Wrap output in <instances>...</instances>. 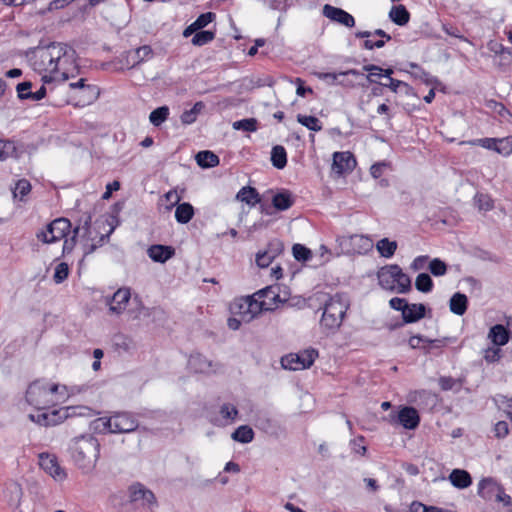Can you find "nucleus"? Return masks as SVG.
Returning <instances> with one entry per match:
<instances>
[{
    "instance_id": "nucleus-1",
    "label": "nucleus",
    "mask_w": 512,
    "mask_h": 512,
    "mask_svg": "<svg viewBox=\"0 0 512 512\" xmlns=\"http://www.w3.org/2000/svg\"><path fill=\"white\" fill-rule=\"evenodd\" d=\"M76 51L65 43L52 42L47 46L37 47L30 58L31 65L38 73L43 75L44 83L56 80V75H61V80L66 81L74 74L70 73V66L75 63Z\"/></svg>"
},
{
    "instance_id": "nucleus-2",
    "label": "nucleus",
    "mask_w": 512,
    "mask_h": 512,
    "mask_svg": "<svg viewBox=\"0 0 512 512\" xmlns=\"http://www.w3.org/2000/svg\"><path fill=\"white\" fill-rule=\"evenodd\" d=\"M349 308L348 299L342 294L330 296L325 301L320 319V328L326 334L336 333L342 325L346 312Z\"/></svg>"
},
{
    "instance_id": "nucleus-3",
    "label": "nucleus",
    "mask_w": 512,
    "mask_h": 512,
    "mask_svg": "<svg viewBox=\"0 0 512 512\" xmlns=\"http://www.w3.org/2000/svg\"><path fill=\"white\" fill-rule=\"evenodd\" d=\"M69 449L74 463L80 469L89 470L98 460L100 444L92 435H81L72 440Z\"/></svg>"
},
{
    "instance_id": "nucleus-4",
    "label": "nucleus",
    "mask_w": 512,
    "mask_h": 512,
    "mask_svg": "<svg viewBox=\"0 0 512 512\" xmlns=\"http://www.w3.org/2000/svg\"><path fill=\"white\" fill-rule=\"evenodd\" d=\"M379 286L391 293L406 294L412 289L410 277L397 264L383 266L377 272Z\"/></svg>"
},
{
    "instance_id": "nucleus-5",
    "label": "nucleus",
    "mask_w": 512,
    "mask_h": 512,
    "mask_svg": "<svg viewBox=\"0 0 512 512\" xmlns=\"http://www.w3.org/2000/svg\"><path fill=\"white\" fill-rule=\"evenodd\" d=\"M113 228L110 229L109 233L106 235H101L97 241L92 237L91 231V216L87 215L84 219H80L79 223L73 229V233L75 237H77L82 246L85 255L93 253L99 246H102L105 239L109 238L110 233H112Z\"/></svg>"
},
{
    "instance_id": "nucleus-6",
    "label": "nucleus",
    "mask_w": 512,
    "mask_h": 512,
    "mask_svg": "<svg viewBox=\"0 0 512 512\" xmlns=\"http://www.w3.org/2000/svg\"><path fill=\"white\" fill-rule=\"evenodd\" d=\"M110 433H130L138 428L137 419L128 412H116L110 417L99 418Z\"/></svg>"
},
{
    "instance_id": "nucleus-7",
    "label": "nucleus",
    "mask_w": 512,
    "mask_h": 512,
    "mask_svg": "<svg viewBox=\"0 0 512 512\" xmlns=\"http://www.w3.org/2000/svg\"><path fill=\"white\" fill-rule=\"evenodd\" d=\"M26 400L38 411L50 407L55 402L48 390V384L41 381H35L29 385L26 391Z\"/></svg>"
},
{
    "instance_id": "nucleus-8",
    "label": "nucleus",
    "mask_w": 512,
    "mask_h": 512,
    "mask_svg": "<svg viewBox=\"0 0 512 512\" xmlns=\"http://www.w3.org/2000/svg\"><path fill=\"white\" fill-rule=\"evenodd\" d=\"M318 356L315 349H306L299 353H290L281 358V365L284 369L297 371L311 367Z\"/></svg>"
},
{
    "instance_id": "nucleus-9",
    "label": "nucleus",
    "mask_w": 512,
    "mask_h": 512,
    "mask_svg": "<svg viewBox=\"0 0 512 512\" xmlns=\"http://www.w3.org/2000/svg\"><path fill=\"white\" fill-rule=\"evenodd\" d=\"M473 144L488 150H493L505 157L512 154V136L503 138H481L475 140Z\"/></svg>"
},
{
    "instance_id": "nucleus-10",
    "label": "nucleus",
    "mask_w": 512,
    "mask_h": 512,
    "mask_svg": "<svg viewBox=\"0 0 512 512\" xmlns=\"http://www.w3.org/2000/svg\"><path fill=\"white\" fill-rule=\"evenodd\" d=\"M40 467L48 473L56 481H64L67 477V473L60 466L58 459L55 455L49 453H41L39 455Z\"/></svg>"
},
{
    "instance_id": "nucleus-11",
    "label": "nucleus",
    "mask_w": 512,
    "mask_h": 512,
    "mask_svg": "<svg viewBox=\"0 0 512 512\" xmlns=\"http://www.w3.org/2000/svg\"><path fill=\"white\" fill-rule=\"evenodd\" d=\"M496 492V499L502 502L504 506L510 507L512 510V499L500 487H498L491 479H482L478 484V493L482 497H488L487 493Z\"/></svg>"
},
{
    "instance_id": "nucleus-12",
    "label": "nucleus",
    "mask_w": 512,
    "mask_h": 512,
    "mask_svg": "<svg viewBox=\"0 0 512 512\" xmlns=\"http://www.w3.org/2000/svg\"><path fill=\"white\" fill-rule=\"evenodd\" d=\"M322 14L324 17L330 19L333 22L339 23L346 27L352 28L355 26L354 17L346 12L345 10L334 7L330 4H325L322 9Z\"/></svg>"
},
{
    "instance_id": "nucleus-13",
    "label": "nucleus",
    "mask_w": 512,
    "mask_h": 512,
    "mask_svg": "<svg viewBox=\"0 0 512 512\" xmlns=\"http://www.w3.org/2000/svg\"><path fill=\"white\" fill-rule=\"evenodd\" d=\"M355 166L356 159L351 152H335L333 154L332 170L338 175L351 172Z\"/></svg>"
},
{
    "instance_id": "nucleus-14",
    "label": "nucleus",
    "mask_w": 512,
    "mask_h": 512,
    "mask_svg": "<svg viewBox=\"0 0 512 512\" xmlns=\"http://www.w3.org/2000/svg\"><path fill=\"white\" fill-rule=\"evenodd\" d=\"M130 501L140 503L142 506L151 508L156 504V498L153 492L146 489L142 484H133L129 488Z\"/></svg>"
},
{
    "instance_id": "nucleus-15",
    "label": "nucleus",
    "mask_w": 512,
    "mask_h": 512,
    "mask_svg": "<svg viewBox=\"0 0 512 512\" xmlns=\"http://www.w3.org/2000/svg\"><path fill=\"white\" fill-rule=\"evenodd\" d=\"M130 299V288H119L111 298H107V304L109 305L110 312L115 314H121L126 309Z\"/></svg>"
},
{
    "instance_id": "nucleus-16",
    "label": "nucleus",
    "mask_w": 512,
    "mask_h": 512,
    "mask_svg": "<svg viewBox=\"0 0 512 512\" xmlns=\"http://www.w3.org/2000/svg\"><path fill=\"white\" fill-rule=\"evenodd\" d=\"M345 243H348L350 249L357 254H366L372 250L374 244L373 240L367 235H350L345 238Z\"/></svg>"
},
{
    "instance_id": "nucleus-17",
    "label": "nucleus",
    "mask_w": 512,
    "mask_h": 512,
    "mask_svg": "<svg viewBox=\"0 0 512 512\" xmlns=\"http://www.w3.org/2000/svg\"><path fill=\"white\" fill-rule=\"evenodd\" d=\"M99 95V87L91 84L74 94L73 98L75 99L76 106L84 107L95 102L99 98Z\"/></svg>"
},
{
    "instance_id": "nucleus-18",
    "label": "nucleus",
    "mask_w": 512,
    "mask_h": 512,
    "mask_svg": "<svg viewBox=\"0 0 512 512\" xmlns=\"http://www.w3.org/2000/svg\"><path fill=\"white\" fill-rule=\"evenodd\" d=\"M398 422L406 429H415L418 427L420 417L417 410L413 407H404L398 413Z\"/></svg>"
},
{
    "instance_id": "nucleus-19",
    "label": "nucleus",
    "mask_w": 512,
    "mask_h": 512,
    "mask_svg": "<svg viewBox=\"0 0 512 512\" xmlns=\"http://www.w3.org/2000/svg\"><path fill=\"white\" fill-rule=\"evenodd\" d=\"M488 339L494 346H504L509 342L510 331L502 324H496L489 329Z\"/></svg>"
},
{
    "instance_id": "nucleus-20",
    "label": "nucleus",
    "mask_w": 512,
    "mask_h": 512,
    "mask_svg": "<svg viewBox=\"0 0 512 512\" xmlns=\"http://www.w3.org/2000/svg\"><path fill=\"white\" fill-rule=\"evenodd\" d=\"M40 410L37 414H29L28 418L41 426H55L61 422V416H59V411L54 410L52 412H41Z\"/></svg>"
},
{
    "instance_id": "nucleus-21",
    "label": "nucleus",
    "mask_w": 512,
    "mask_h": 512,
    "mask_svg": "<svg viewBox=\"0 0 512 512\" xmlns=\"http://www.w3.org/2000/svg\"><path fill=\"white\" fill-rule=\"evenodd\" d=\"M405 308L402 315L405 323H415L426 315V306L422 303L408 304Z\"/></svg>"
},
{
    "instance_id": "nucleus-22",
    "label": "nucleus",
    "mask_w": 512,
    "mask_h": 512,
    "mask_svg": "<svg viewBox=\"0 0 512 512\" xmlns=\"http://www.w3.org/2000/svg\"><path fill=\"white\" fill-rule=\"evenodd\" d=\"M148 256L155 262L164 263L175 254V250L171 246L152 245L148 249Z\"/></svg>"
},
{
    "instance_id": "nucleus-23",
    "label": "nucleus",
    "mask_w": 512,
    "mask_h": 512,
    "mask_svg": "<svg viewBox=\"0 0 512 512\" xmlns=\"http://www.w3.org/2000/svg\"><path fill=\"white\" fill-rule=\"evenodd\" d=\"M294 201L295 200L291 192L288 190H283L273 195L272 206L278 211H285L293 206Z\"/></svg>"
},
{
    "instance_id": "nucleus-24",
    "label": "nucleus",
    "mask_w": 512,
    "mask_h": 512,
    "mask_svg": "<svg viewBox=\"0 0 512 512\" xmlns=\"http://www.w3.org/2000/svg\"><path fill=\"white\" fill-rule=\"evenodd\" d=\"M238 201L244 202L249 206H255L261 202V196L256 188L251 186L242 187L236 194Z\"/></svg>"
},
{
    "instance_id": "nucleus-25",
    "label": "nucleus",
    "mask_w": 512,
    "mask_h": 512,
    "mask_svg": "<svg viewBox=\"0 0 512 512\" xmlns=\"http://www.w3.org/2000/svg\"><path fill=\"white\" fill-rule=\"evenodd\" d=\"M451 484L458 489H465L472 483V478L466 470L454 469L449 475Z\"/></svg>"
},
{
    "instance_id": "nucleus-26",
    "label": "nucleus",
    "mask_w": 512,
    "mask_h": 512,
    "mask_svg": "<svg viewBox=\"0 0 512 512\" xmlns=\"http://www.w3.org/2000/svg\"><path fill=\"white\" fill-rule=\"evenodd\" d=\"M468 298L465 294L456 292L449 301L450 311L458 316H462L467 311Z\"/></svg>"
},
{
    "instance_id": "nucleus-27",
    "label": "nucleus",
    "mask_w": 512,
    "mask_h": 512,
    "mask_svg": "<svg viewBox=\"0 0 512 512\" xmlns=\"http://www.w3.org/2000/svg\"><path fill=\"white\" fill-rule=\"evenodd\" d=\"M71 229V222L67 218H57L50 222V230L54 232L57 241L65 238Z\"/></svg>"
},
{
    "instance_id": "nucleus-28",
    "label": "nucleus",
    "mask_w": 512,
    "mask_h": 512,
    "mask_svg": "<svg viewBox=\"0 0 512 512\" xmlns=\"http://www.w3.org/2000/svg\"><path fill=\"white\" fill-rule=\"evenodd\" d=\"M390 20L399 26L406 25L410 20V13L404 5L392 6L389 12Z\"/></svg>"
},
{
    "instance_id": "nucleus-29",
    "label": "nucleus",
    "mask_w": 512,
    "mask_h": 512,
    "mask_svg": "<svg viewBox=\"0 0 512 512\" xmlns=\"http://www.w3.org/2000/svg\"><path fill=\"white\" fill-rule=\"evenodd\" d=\"M256 295L249 296L251 298V305H249V315L246 317V323L253 320L257 315H259L264 310H271V303L266 302L265 300H260L259 298H255Z\"/></svg>"
},
{
    "instance_id": "nucleus-30",
    "label": "nucleus",
    "mask_w": 512,
    "mask_h": 512,
    "mask_svg": "<svg viewBox=\"0 0 512 512\" xmlns=\"http://www.w3.org/2000/svg\"><path fill=\"white\" fill-rule=\"evenodd\" d=\"M23 496V490L21 486L17 483H12L6 488V497L8 504L13 509H18L21 503V498Z\"/></svg>"
},
{
    "instance_id": "nucleus-31",
    "label": "nucleus",
    "mask_w": 512,
    "mask_h": 512,
    "mask_svg": "<svg viewBox=\"0 0 512 512\" xmlns=\"http://www.w3.org/2000/svg\"><path fill=\"white\" fill-rule=\"evenodd\" d=\"M249 305H251V298L248 296L242 297L231 304V311L233 314L239 315L246 322V317L249 315Z\"/></svg>"
},
{
    "instance_id": "nucleus-32",
    "label": "nucleus",
    "mask_w": 512,
    "mask_h": 512,
    "mask_svg": "<svg viewBox=\"0 0 512 512\" xmlns=\"http://www.w3.org/2000/svg\"><path fill=\"white\" fill-rule=\"evenodd\" d=\"M194 216V208L188 203H180L177 205L175 210V218L178 223L186 224L188 223Z\"/></svg>"
},
{
    "instance_id": "nucleus-33",
    "label": "nucleus",
    "mask_w": 512,
    "mask_h": 512,
    "mask_svg": "<svg viewBox=\"0 0 512 512\" xmlns=\"http://www.w3.org/2000/svg\"><path fill=\"white\" fill-rule=\"evenodd\" d=\"M195 158L197 164L202 168H212L219 164V157L208 150L198 152Z\"/></svg>"
},
{
    "instance_id": "nucleus-34",
    "label": "nucleus",
    "mask_w": 512,
    "mask_h": 512,
    "mask_svg": "<svg viewBox=\"0 0 512 512\" xmlns=\"http://www.w3.org/2000/svg\"><path fill=\"white\" fill-rule=\"evenodd\" d=\"M397 246L396 241L383 238L377 242L376 249L382 257L391 258L395 254Z\"/></svg>"
},
{
    "instance_id": "nucleus-35",
    "label": "nucleus",
    "mask_w": 512,
    "mask_h": 512,
    "mask_svg": "<svg viewBox=\"0 0 512 512\" xmlns=\"http://www.w3.org/2000/svg\"><path fill=\"white\" fill-rule=\"evenodd\" d=\"M231 437L240 443H250L254 439V431L248 425H241L232 433Z\"/></svg>"
},
{
    "instance_id": "nucleus-36",
    "label": "nucleus",
    "mask_w": 512,
    "mask_h": 512,
    "mask_svg": "<svg viewBox=\"0 0 512 512\" xmlns=\"http://www.w3.org/2000/svg\"><path fill=\"white\" fill-rule=\"evenodd\" d=\"M271 161L275 168L283 169L287 164V153L283 146L276 145L271 151Z\"/></svg>"
},
{
    "instance_id": "nucleus-37",
    "label": "nucleus",
    "mask_w": 512,
    "mask_h": 512,
    "mask_svg": "<svg viewBox=\"0 0 512 512\" xmlns=\"http://www.w3.org/2000/svg\"><path fill=\"white\" fill-rule=\"evenodd\" d=\"M17 157V147L11 140L0 139V161Z\"/></svg>"
},
{
    "instance_id": "nucleus-38",
    "label": "nucleus",
    "mask_w": 512,
    "mask_h": 512,
    "mask_svg": "<svg viewBox=\"0 0 512 512\" xmlns=\"http://www.w3.org/2000/svg\"><path fill=\"white\" fill-rule=\"evenodd\" d=\"M204 108L203 102L199 101L194 104L190 110H186L181 114V122L183 124H192L196 121L198 114Z\"/></svg>"
},
{
    "instance_id": "nucleus-39",
    "label": "nucleus",
    "mask_w": 512,
    "mask_h": 512,
    "mask_svg": "<svg viewBox=\"0 0 512 512\" xmlns=\"http://www.w3.org/2000/svg\"><path fill=\"white\" fill-rule=\"evenodd\" d=\"M278 290H279V288L276 286H269L262 290H259L255 295L260 300H265L266 302H267V300L272 301L273 303L282 302V300L280 299Z\"/></svg>"
},
{
    "instance_id": "nucleus-40",
    "label": "nucleus",
    "mask_w": 512,
    "mask_h": 512,
    "mask_svg": "<svg viewBox=\"0 0 512 512\" xmlns=\"http://www.w3.org/2000/svg\"><path fill=\"white\" fill-rule=\"evenodd\" d=\"M297 121L311 131L318 132L322 130V124L315 116L298 114Z\"/></svg>"
},
{
    "instance_id": "nucleus-41",
    "label": "nucleus",
    "mask_w": 512,
    "mask_h": 512,
    "mask_svg": "<svg viewBox=\"0 0 512 512\" xmlns=\"http://www.w3.org/2000/svg\"><path fill=\"white\" fill-rule=\"evenodd\" d=\"M153 50L150 46L144 45L137 48L133 54L131 55L133 66L142 63L145 60H148L152 57Z\"/></svg>"
},
{
    "instance_id": "nucleus-42",
    "label": "nucleus",
    "mask_w": 512,
    "mask_h": 512,
    "mask_svg": "<svg viewBox=\"0 0 512 512\" xmlns=\"http://www.w3.org/2000/svg\"><path fill=\"white\" fill-rule=\"evenodd\" d=\"M169 115V108L161 106L153 110L149 115V120L154 126H160L166 121Z\"/></svg>"
},
{
    "instance_id": "nucleus-43",
    "label": "nucleus",
    "mask_w": 512,
    "mask_h": 512,
    "mask_svg": "<svg viewBox=\"0 0 512 512\" xmlns=\"http://www.w3.org/2000/svg\"><path fill=\"white\" fill-rule=\"evenodd\" d=\"M415 287L418 291H420L422 293L430 292L433 288L432 278L427 273H420L416 277Z\"/></svg>"
},
{
    "instance_id": "nucleus-44",
    "label": "nucleus",
    "mask_w": 512,
    "mask_h": 512,
    "mask_svg": "<svg viewBox=\"0 0 512 512\" xmlns=\"http://www.w3.org/2000/svg\"><path fill=\"white\" fill-rule=\"evenodd\" d=\"M474 202L480 211L487 212L492 210L494 207L492 198L487 194L477 193L474 197Z\"/></svg>"
},
{
    "instance_id": "nucleus-45",
    "label": "nucleus",
    "mask_w": 512,
    "mask_h": 512,
    "mask_svg": "<svg viewBox=\"0 0 512 512\" xmlns=\"http://www.w3.org/2000/svg\"><path fill=\"white\" fill-rule=\"evenodd\" d=\"M235 130H243L247 132H254L258 128V122L255 118H246L233 123Z\"/></svg>"
},
{
    "instance_id": "nucleus-46",
    "label": "nucleus",
    "mask_w": 512,
    "mask_h": 512,
    "mask_svg": "<svg viewBox=\"0 0 512 512\" xmlns=\"http://www.w3.org/2000/svg\"><path fill=\"white\" fill-rule=\"evenodd\" d=\"M483 358L488 364L499 362L502 358V350L498 346L488 347L483 350Z\"/></svg>"
},
{
    "instance_id": "nucleus-47",
    "label": "nucleus",
    "mask_w": 512,
    "mask_h": 512,
    "mask_svg": "<svg viewBox=\"0 0 512 512\" xmlns=\"http://www.w3.org/2000/svg\"><path fill=\"white\" fill-rule=\"evenodd\" d=\"M31 191V184L26 179L19 180L15 188L13 190L14 198H18L19 200H23L24 197Z\"/></svg>"
},
{
    "instance_id": "nucleus-48",
    "label": "nucleus",
    "mask_w": 512,
    "mask_h": 512,
    "mask_svg": "<svg viewBox=\"0 0 512 512\" xmlns=\"http://www.w3.org/2000/svg\"><path fill=\"white\" fill-rule=\"evenodd\" d=\"M215 37L214 32L212 31H199L196 32L192 38V43L196 46H203L209 42H211Z\"/></svg>"
},
{
    "instance_id": "nucleus-49",
    "label": "nucleus",
    "mask_w": 512,
    "mask_h": 512,
    "mask_svg": "<svg viewBox=\"0 0 512 512\" xmlns=\"http://www.w3.org/2000/svg\"><path fill=\"white\" fill-rule=\"evenodd\" d=\"M68 275H69L68 264L65 262H61L55 267L53 280L56 284H60L68 278Z\"/></svg>"
},
{
    "instance_id": "nucleus-50",
    "label": "nucleus",
    "mask_w": 512,
    "mask_h": 512,
    "mask_svg": "<svg viewBox=\"0 0 512 512\" xmlns=\"http://www.w3.org/2000/svg\"><path fill=\"white\" fill-rule=\"evenodd\" d=\"M363 70L368 72L367 80L370 83H378L376 78L383 77V69L377 65L367 64L363 66ZM381 82H379L380 84Z\"/></svg>"
},
{
    "instance_id": "nucleus-51",
    "label": "nucleus",
    "mask_w": 512,
    "mask_h": 512,
    "mask_svg": "<svg viewBox=\"0 0 512 512\" xmlns=\"http://www.w3.org/2000/svg\"><path fill=\"white\" fill-rule=\"evenodd\" d=\"M292 252L294 258L298 261H307L312 257L311 250L302 244H294Z\"/></svg>"
},
{
    "instance_id": "nucleus-52",
    "label": "nucleus",
    "mask_w": 512,
    "mask_h": 512,
    "mask_svg": "<svg viewBox=\"0 0 512 512\" xmlns=\"http://www.w3.org/2000/svg\"><path fill=\"white\" fill-rule=\"evenodd\" d=\"M429 270L434 276H443L447 272V265L439 258H434L429 263Z\"/></svg>"
},
{
    "instance_id": "nucleus-53",
    "label": "nucleus",
    "mask_w": 512,
    "mask_h": 512,
    "mask_svg": "<svg viewBox=\"0 0 512 512\" xmlns=\"http://www.w3.org/2000/svg\"><path fill=\"white\" fill-rule=\"evenodd\" d=\"M36 238L44 244L57 242V237H55L54 232L50 230V223L47 224L46 229L40 230L36 233Z\"/></svg>"
},
{
    "instance_id": "nucleus-54",
    "label": "nucleus",
    "mask_w": 512,
    "mask_h": 512,
    "mask_svg": "<svg viewBox=\"0 0 512 512\" xmlns=\"http://www.w3.org/2000/svg\"><path fill=\"white\" fill-rule=\"evenodd\" d=\"M216 15L213 12H206L198 16V18L193 22L194 28L200 30L206 27L209 23H211L215 19Z\"/></svg>"
},
{
    "instance_id": "nucleus-55",
    "label": "nucleus",
    "mask_w": 512,
    "mask_h": 512,
    "mask_svg": "<svg viewBox=\"0 0 512 512\" xmlns=\"http://www.w3.org/2000/svg\"><path fill=\"white\" fill-rule=\"evenodd\" d=\"M220 414L225 420H235L238 416V410L234 405L225 403L220 408Z\"/></svg>"
},
{
    "instance_id": "nucleus-56",
    "label": "nucleus",
    "mask_w": 512,
    "mask_h": 512,
    "mask_svg": "<svg viewBox=\"0 0 512 512\" xmlns=\"http://www.w3.org/2000/svg\"><path fill=\"white\" fill-rule=\"evenodd\" d=\"M273 260H274L273 255L267 251L259 252L256 255V264L260 268L268 267L272 263Z\"/></svg>"
},
{
    "instance_id": "nucleus-57",
    "label": "nucleus",
    "mask_w": 512,
    "mask_h": 512,
    "mask_svg": "<svg viewBox=\"0 0 512 512\" xmlns=\"http://www.w3.org/2000/svg\"><path fill=\"white\" fill-rule=\"evenodd\" d=\"M380 85H382L383 87H388L393 92H397L398 89L401 87L409 89V85L407 83L397 80V79H393V78H389L388 82H386V83L382 82V83H380Z\"/></svg>"
},
{
    "instance_id": "nucleus-58",
    "label": "nucleus",
    "mask_w": 512,
    "mask_h": 512,
    "mask_svg": "<svg viewBox=\"0 0 512 512\" xmlns=\"http://www.w3.org/2000/svg\"><path fill=\"white\" fill-rule=\"evenodd\" d=\"M164 199L169 203L166 207L167 210H170L179 203L181 197L178 195L176 190H170L164 195Z\"/></svg>"
},
{
    "instance_id": "nucleus-59",
    "label": "nucleus",
    "mask_w": 512,
    "mask_h": 512,
    "mask_svg": "<svg viewBox=\"0 0 512 512\" xmlns=\"http://www.w3.org/2000/svg\"><path fill=\"white\" fill-rule=\"evenodd\" d=\"M364 437L359 436L358 438L351 441L352 450L360 455H365L367 448L365 445H363Z\"/></svg>"
},
{
    "instance_id": "nucleus-60",
    "label": "nucleus",
    "mask_w": 512,
    "mask_h": 512,
    "mask_svg": "<svg viewBox=\"0 0 512 512\" xmlns=\"http://www.w3.org/2000/svg\"><path fill=\"white\" fill-rule=\"evenodd\" d=\"M31 87H32V83L30 81H24L22 83H19L16 87L19 99H21V100L29 99V97L26 95H27V92H30L29 90L31 89Z\"/></svg>"
},
{
    "instance_id": "nucleus-61",
    "label": "nucleus",
    "mask_w": 512,
    "mask_h": 512,
    "mask_svg": "<svg viewBox=\"0 0 512 512\" xmlns=\"http://www.w3.org/2000/svg\"><path fill=\"white\" fill-rule=\"evenodd\" d=\"M495 436L498 438H504L508 435V423L505 421H499L494 426Z\"/></svg>"
},
{
    "instance_id": "nucleus-62",
    "label": "nucleus",
    "mask_w": 512,
    "mask_h": 512,
    "mask_svg": "<svg viewBox=\"0 0 512 512\" xmlns=\"http://www.w3.org/2000/svg\"><path fill=\"white\" fill-rule=\"evenodd\" d=\"M77 241H78V238L75 237L74 233L70 238H66L63 243L62 254L63 255L70 254L73 251L74 247L76 246Z\"/></svg>"
},
{
    "instance_id": "nucleus-63",
    "label": "nucleus",
    "mask_w": 512,
    "mask_h": 512,
    "mask_svg": "<svg viewBox=\"0 0 512 512\" xmlns=\"http://www.w3.org/2000/svg\"><path fill=\"white\" fill-rule=\"evenodd\" d=\"M389 305L392 309L396 311H401V313L403 314V309H406L405 307L408 306V303L404 298L393 297L390 299Z\"/></svg>"
},
{
    "instance_id": "nucleus-64",
    "label": "nucleus",
    "mask_w": 512,
    "mask_h": 512,
    "mask_svg": "<svg viewBox=\"0 0 512 512\" xmlns=\"http://www.w3.org/2000/svg\"><path fill=\"white\" fill-rule=\"evenodd\" d=\"M427 338L422 335H415L409 338L408 344L412 349L422 348L426 344Z\"/></svg>"
}]
</instances>
